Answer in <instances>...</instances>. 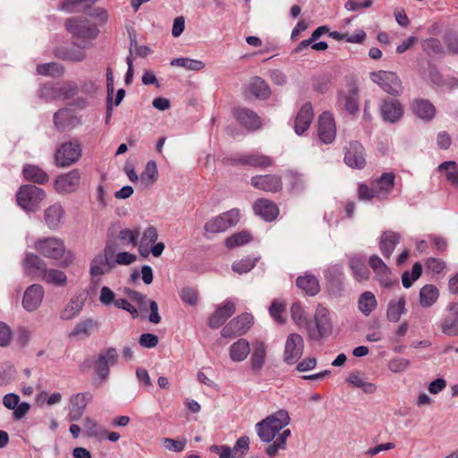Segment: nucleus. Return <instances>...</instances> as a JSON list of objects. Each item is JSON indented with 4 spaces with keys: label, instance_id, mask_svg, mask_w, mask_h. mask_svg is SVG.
Wrapping results in <instances>:
<instances>
[{
    "label": "nucleus",
    "instance_id": "44",
    "mask_svg": "<svg viewBox=\"0 0 458 458\" xmlns=\"http://www.w3.org/2000/svg\"><path fill=\"white\" fill-rule=\"evenodd\" d=\"M237 162L242 165L261 168L268 167L273 164L271 157L259 154L244 155Z\"/></svg>",
    "mask_w": 458,
    "mask_h": 458
},
{
    "label": "nucleus",
    "instance_id": "7",
    "mask_svg": "<svg viewBox=\"0 0 458 458\" xmlns=\"http://www.w3.org/2000/svg\"><path fill=\"white\" fill-rule=\"evenodd\" d=\"M115 248L112 245H106L103 252L98 253L90 262L89 273L92 277L101 276L108 273L114 266L113 259L114 257Z\"/></svg>",
    "mask_w": 458,
    "mask_h": 458
},
{
    "label": "nucleus",
    "instance_id": "53",
    "mask_svg": "<svg viewBox=\"0 0 458 458\" xmlns=\"http://www.w3.org/2000/svg\"><path fill=\"white\" fill-rule=\"evenodd\" d=\"M411 367L410 360L403 357L391 359L387 363L388 369L393 373H403Z\"/></svg>",
    "mask_w": 458,
    "mask_h": 458
},
{
    "label": "nucleus",
    "instance_id": "16",
    "mask_svg": "<svg viewBox=\"0 0 458 458\" xmlns=\"http://www.w3.org/2000/svg\"><path fill=\"white\" fill-rule=\"evenodd\" d=\"M91 399L92 394L89 392L72 394L68 403L69 420L71 421L79 420L85 412L86 407Z\"/></svg>",
    "mask_w": 458,
    "mask_h": 458
},
{
    "label": "nucleus",
    "instance_id": "17",
    "mask_svg": "<svg viewBox=\"0 0 458 458\" xmlns=\"http://www.w3.org/2000/svg\"><path fill=\"white\" fill-rule=\"evenodd\" d=\"M380 113L384 122L395 123L403 118L404 108L399 100L388 98L381 103Z\"/></svg>",
    "mask_w": 458,
    "mask_h": 458
},
{
    "label": "nucleus",
    "instance_id": "51",
    "mask_svg": "<svg viewBox=\"0 0 458 458\" xmlns=\"http://www.w3.org/2000/svg\"><path fill=\"white\" fill-rule=\"evenodd\" d=\"M251 239L252 237L249 232L242 231L228 237L225 240V245L229 249H233L247 244Z\"/></svg>",
    "mask_w": 458,
    "mask_h": 458
},
{
    "label": "nucleus",
    "instance_id": "27",
    "mask_svg": "<svg viewBox=\"0 0 458 458\" xmlns=\"http://www.w3.org/2000/svg\"><path fill=\"white\" fill-rule=\"evenodd\" d=\"M394 173L389 172L384 173L380 177L373 181L377 199H385L387 198L394 188Z\"/></svg>",
    "mask_w": 458,
    "mask_h": 458
},
{
    "label": "nucleus",
    "instance_id": "41",
    "mask_svg": "<svg viewBox=\"0 0 458 458\" xmlns=\"http://www.w3.org/2000/svg\"><path fill=\"white\" fill-rule=\"evenodd\" d=\"M346 382L352 386L362 389L366 394H374L377 391V386L366 381L359 371L351 372L346 377Z\"/></svg>",
    "mask_w": 458,
    "mask_h": 458
},
{
    "label": "nucleus",
    "instance_id": "50",
    "mask_svg": "<svg viewBox=\"0 0 458 458\" xmlns=\"http://www.w3.org/2000/svg\"><path fill=\"white\" fill-rule=\"evenodd\" d=\"M172 66H180L188 71L199 72L204 69L205 63L201 60L191 59L188 57H180L173 59L170 63Z\"/></svg>",
    "mask_w": 458,
    "mask_h": 458
},
{
    "label": "nucleus",
    "instance_id": "57",
    "mask_svg": "<svg viewBox=\"0 0 458 458\" xmlns=\"http://www.w3.org/2000/svg\"><path fill=\"white\" fill-rule=\"evenodd\" d=\"M98 301L104 307H112L116 301V294L110 287L102 286L99 291Z\"/></svg>",
    "mask_w": 458,
    "mask_h": 458
},
{
    "label": "nucleus",
    "instance_id": "22",
    "mask_svg": "<svg viewBox=\"0 0 458 458\" xmlns=\"http://www.w3.org/2000/svg\"><path fill=\"white\" fill-rule=\"evenodd\" d=\"M250 184L260 191L276 192L282 189L281 177L275 174H265L253 176Z\"/></svg>",
    "mask_w": 458,
    "mask_h": 458
},
{
    "label": "nucleus",
    "instance_id": "55",
    "mask_svg": "<svg viewBox=\"0 0 458 458\" xmlns=\"http://www.w3.org/2000/svg\"><path fill=\"white\" fill-rule=\"evenodd\" d=\"M97 321L92 318H88L80 321L76 324L73 330L71 333V335H89L91 330H93L97 327Z\"/></svg>",
    "mask_w": 458,
    "mask_h": 458
},
{
    "label": "nucleus",
    "instance_id": "14",
    "mask_svg": "<svg viewBox=\"0 0 458 458\" xmlns=\"http://www.w3.org/2000/svg\"><path fill=\"white\" fill-rule=\"evenodd\" d=\"M67 30L80 38H94L98 30L86 18H71L66 21Z\"/></svg>",
    "mask_w": 458,
    "mask_h": 458
},
{
    "label": "nucleus",
    "instance_id": "59",
    "mask_svg": "<svg viewBox=\"0 0 458 458\" xmlns=\"http://www.w3.org/2000/svg\"><path fill=\"white\" fill-rule=\"evenodd\" d=\"M422 267L420 263H415L412 266L411 274L409 272L403 273L402 276V283L405 288L411 286L412 283L416 281L421 275Z\"/></svg>",
    "mask_w": 458,
    "mask_h": 458
},
{
    "label": "nucleus",
    "instance_id": "49",
    "mask_svg": "<svg viewBox=\"0 0 458 458\" xmlns=\"http://www.w3.org/2000/svg\"><path fill=\"white\" fill-rule=\"evenodd\" d=\"M84 302L78 299L72 298L61 311L60 317L63 320H70L77 317L82 310Z\"/></svg>",
    "mask_w": 458,
    "mask_h": 458
},
{
    "label": "nucleus",
    "instance_id": "4",
    "mask_svg": "<svg viewBox=\"0 0 458 458\" xmlns=\"http://www.w3.org/2000/svg\"><path fill=\"white\" fill-rule=\"evenodd\" d=\"M240 221V210L233 208L210 218L204 225L205 235L220 233L236 225Z\"/></svg>",
    "mask_w": 458,
    "mask_h": 458
},
{
    "label": "nucleus",
    "instance_id": "63",
    "mask_svg": "<svg viewBox=\"0 0 458 458\" xmlns=\"http://www.w3.org/2000/svg\"><path fill=\"white\" fill-rule=\"evenodd\" d=\"M162 444H163L164 447L165 449H167L168 451L179 453L184 449V447L186 445V440L185 439L175 440V439L169 438V437H164L162 439Z\"/></svg>",
    "mask_w": 458,
    "mask_h": 458
},
{
    "label": "nucleus",
    "instance_id": "33",
    "mask_svg": "<svg viewBox=\"0 0 458 458\" xmlns=\"http://www.w3.org/2000/svg\"><path fill=\"white\" fill-rule=\"evenodd\" d=\"M267 345L261 340H255L252 344V352L250 362L255 371H259L266 361Z\"/></svg>",
    "mask_w": 458,
    "mask_h": 458
},
{
    "label": "nucleus",
    "instance_id": "10",
    "mask_svg": "<svg viewBox=\"0 0 458 458\" xmlns=\"http://www.w3.org/2000/svg\"><path fill=\"white\" fill-rule=\"evenodd\" d=\"M118 361L116 349L110 347L100 352L96 360L93 369L96 377L101 382L105 381L109 375V366H114Z\"/></svg>",
    "mask_w": 458,
    "mask_h": 458
},
{
    "label": "nucleus",
    "instance_id": "31",
    "mask_svg": "<svg viewBox=\"0 0 458 458\" xmlns=\"http://www.w3.org/2000/svg\"><path fill=\"white\" fill-rule=\"evenodd\" d=\"M235 311V305L232 301H226L223 306L218 307L214 314L208 318V324L211 328H218Z\"/></svg>",
    "mask_w": 458,
    "mask_h": 458
},
{
    "label": "nucleus",
    "instance_id": "47",
    "mask_svg": "<svg viewBox=\"0 0 458 458\" xmlns=\"http://www.w3.org/2000/svg\"><path fill=\"white\" fill-rule=\"evenodd\" d=\"M158 177L157 163L153 160L146 164L144 171L140 175V183L142 186H150L155 183Z\"/></svg>",
    "mask_w": 458,
    "mask_h": 458
},
{
    "label": "nucleus",
    "instance_id": "20",
    "mask_svg": "<svg viewBox=\"0 0 458 458\" xmlns=\"http://www.w3.org/2000/svg\"><path fill=\"white\" fill-rule=\"evenodd\" d=\"M47 264L38 254L26 252L22 260V269L24 275L31 277H41Z\"/></svg>",
    "mask_w": 458,
    "mask_h": 458
},
{
    "label": "nucleus",
    "instance_id": "36",
    "mask_svg": "<svg viewBox=\"0 0 458 458\" xmlns=\"http://www.w3.org/2000/svg\"><path fill=\"white\" fill-rule=\"evenodd\" d=\"M296 285L310 296L316 295L320 290L318 280L310 274L299 276L296 280Z\"/></svg>",
    "mask_w": 458,
    "mask_h": 458
},
{
    "label": "nucleus",
    "instance_id": "35",
    "mask_svg": "<svg viewBox=\"0 0 458 458\" xmlns=\"http://www.w3.org/2000/svg\"><path fill=\"white\" fill-rule=\"evenodd\" d=\"M250 352L249 342L241 338L234 342L229 348V356L234 362L243 361Z\"/></svg>",
    "mask_w": 458,
    "mask_h": 458
},
{
    "label": "nucleus",
    "instance_id": "34",
    "mask_svg": "<svg viewBox=\"0 0 458 458\" xmlns=\"http://www.w3.org/2000/svg\"><path fill=\"white\" fill-rule=\"evenodd\" d=\"M406 309V299L404 296H399L392 299L386 309V318L390 322H398L401 317L405 314Z\"/></svg>",
    "mask_w": 458,
    "mask_h": 458
},
{
    "label": "nucleus",
    "instance_id": "19",
    "mask_svg": "<svg viewBox=\"0 0 458 458\" xmlns=\"http://www.w3.org/2000/svg\"><path fill=\"white\" fill-rule=\"evenodd\" d=\"M318 134L325 144L332 143L335 139L336 127L330 113L325 112L318 118Z\"/></svg>",
    "mask_w": 458,
    "mask_h": 458
},
{
    "label": "nucleus",
    "instance_id": "60",
    "mask_svg": "<svg viewBox=\"0 0 458 458\" xmlns=\"http://www.w3.org/2000/svg\"><path fill=\"white\" fill-rule=\"evenodd\" d=\"M250 448V438L248 437H240L233 447L232 448L233 453V458H243L248 453Z\"/></svg>",
    "mask_w": 458,
    "mask_h": 458
},
{
    "label": "nucleus",
    "instance_id": "1",
    "mask_svg": "<svg viewBox=\"0 0 458 458\" xmlns=\"http://www.w3.org/2000/svg\"><path fill=\"white\" fill-rule=\"evenodd\" d=\"M290 423L286 411L280 410L256 425L258 435L263 442L272 441L276 434Z\"/></svg>",
    "mask_w": 458,
    "mask_h": 458
},
{
    "label": "nucleus",
    "instance_id": "62",
    "mask_svg": "<svg viewBox=\"0 0 458 458\" xmlns=\"http://www.w3.org/2000/svg\"><path fill=\"white\" fill-rule=\"evenodd\" d=\"M291 316L293 320L298 325V326H306L307 320L304 315L303 308L301 306L300 303L295 302L291 307Z\"/></svg>",
    "mask_w": 458,
    "mask_h": 458
},
{
    "label": "nucleus",
    "instance_id": "28",
    "mask_svg": "<svg viewBox=\"0 0 458 458\" xmlns=\"http://www.w3.org/2000/svg\"><path fill=\"white\" fill-rule=\"evenodd\" d=\"M233 114L236 120L248 130H256L261 125L260 118L250 109L238 107Z\"/></svg>",
    "mask_w": 458,
    "mask_h": 458
},
{
    "label": "nucleus",
    "instance_id": "24",
    "mask_svg": "<svg viewBox=\"0 0 458 458\" xmlns=\"http://www.w3.org/2000/svg\"><path fill=\"white\" fill-rule=\"evenodd\" d=\"M65 210L63 205L55 202L44 210V221L50 230H57L63 223Z\"/></svg>",
    "mask_w": 458,
    "mask_h": 458
},
{
    "label": "nucleus",
    "instance_id": "46",
    "mask_svg": "<svg viewBox=\"0 0 458 458\" xmlns=\"http://www.w3.org/2000/svg\"><path fill=\"white\" fill-rule=\"evenodd\" d=\"M439 293L433 284L424 285L420 291V304L424 307L432 306L438 299Z\"/></svg>",
    "mask_w": 458,
    "mask_h": 458
},
{
    "label": "nucleus",
    "instance_id": "56",
    "mask_svg": "<svg viewBox=\"0 0 458 458\" xmlns=\"http://www.w3.org/2000/svg\"><path fill=\"white\" fill-rule=\"evenodd\" d=\"M37 72L41 75L59 76L63 73L64 68L57 63H47L38 65Z\"/></svg>",
    "mask_w": 458,
    "mask_h": 458
},
{
    "label": "nucleus",
    "instance_id": "64",
    "mask_svg": "<svg viewBox=\"0 0 458 458\" xmlns=\"http://www.w3.org/2000/svg\"><path fill=\"white\" fill-rule=\"evenodd\" d=\"M179 294H180L182 301L184 303L189 304L191 306H194L197 304L198 293L195 289L190 288V287H185L180 291Z\"/></svg>",
    "mask_w": 458,
    "mask_h": 458
},
{
    "label": "nucleus",
    "instance_id": "32",
    "mask_svg": "<svg viewBox=\"0 0 458 458\" xmlns=\"http://www.w3.org/2000/svg\"><path fill=\"white\" fill-rule=\"evenodd\" d=\"M158 238V231L154 225H148L138 239V250L144 258L149 256V247L154 244Z\"/></svg>",
    "mask_w": 458,
    "mask_h": 458
},
{
    "label": "nucleus",
    "instance_id": "12",
    "mask_svg": "<svg viewBox=\"0 0 458 458\" xmlns=\"http://www.w3.org/2000/svg\"><path fill=\"white\" fill-rule=\"evenodd\" d=\"M81 156V148L78 142H65L55 152V165L61 167L70 166L79 160Z\"/></svg>",
    "mask_w": 458,
    "mask_h": 458
},
{
    "label": "nucleus",
    "instance_id": "6",
    "mask_svg": "<svg viewBox=\"0 0 458 458\" xmlns=\"http://www.w3.org/2000/svg\"><path fill=\"white\" fill-rule=\"evenodd\" d=\"M369 78L391 96H400L403 91L402 81L395 72L390 71L372 72L369 73Z\"/></svg>",
    "mask_w": 458,
    "mask_h": 458
},
{
    "label": "nucleus",
    "instance_id": "15",
    "mask_svg": "<svg viewBox=\"0 0 458 458\" xmlns=\"http://www.w3.org/2000/svg\"><path fill=\"white\" fill-rule=\"evenodd\" d=\"M253 318L244 313L232 319L221 331L224 337H234L244 335L251 327Z\"/></svg>",
    "mask_w": 458,
    "mask_h": 458
},
{
    "label": "nucleus",
    "instance_id": "30",
    "mask_svg": "<svg viewBox=\"0 0 458 458\" xmlns=\"http://www.w3.org/2000/svg\"><path fill=\"white\" fill-rule=\"evenodd\" d=\"M369 264L381 285L387 286L391 284L390 270L378 256L372 255L369 259Z\"/></svg>",
    "mask_w": 458,
    "mask_h": 458
},
{
    "label": "nucleus",
    "instance_id": "43",
    "mask_svg": "<svg viewBox=\"0 0 458 458\" xmlns=\"http://www.w3.org/2000/svg\"><path fill=\"white\" fill-rule=\"evenodd\" d=\"M22 173L26 180L38 184H44L48 181L47 174L39 166L27 165L23 167Z\"/></svg>",
    "mask_w": 458,
    "mask_h": 458
},
{
    "label": "nucleus",
    "instance_id": "21",
    "mask_svg": "<svg viewBox=\"0 0 458 458\" xmlns=\"http://www.w3.org/2000/svg\"><path fill=\"white\" fill-rule=\"evenodd\" d=\"M44 298V289L40 284H34L29 286L23 294L22 307L29 312L36 310Z\"/></svg>",
    "mask_w": 458,
    "mask_h": 458
},
{
    "label": "nucleus",
    "instance_id": "2",
    "mask_svg": "<svg viewBox=\"0 0 458 458\" xmlns=\"http://www.w3.org/2000/svg\"><path fill=\"white\" fill-rule=\"evenodd\" d=\"M32 248L39 255L48 259L59 260L66 255L64 241L55 236L38 238L35 240Z\"/></svg>",
    "mask_w": 458,
    "mask_h": 458
},
{
    "label": "nucleus",
    "instance_id": "58",
    "mask_svg": "<svg viewBox=\"0 0 458 458\" xmlns=\"http://www.w3.org/2000/svg\"><path fill=\"white\" fill-rule=\"evenodd\" d=\"M423 51L428 55H440L443 52L441 42L437 38H430L421 42Z\"/></svg>",
    "mask_w": 458,
    "mask_h": 458
},
{
    "label": "nucleus",
    "instance_id": "23",
    "mask_svg": "<svg viewBox=\"0 0 458 458\" xmlns=\"http://www.w3.org/2000/svg\"><path fill=\"white\" fill-rule=\"evenodd\" d=\"M349 267L352 272L353 278L358 282H366L370 277V271L365 264V257L361 254L353 253L349 256Z\"/></svg>",
    "mask_w": 458,
    "mask_h": 458
},
{
    "label": "nucleus",
    "instance_id": "54",
    "mask_svg": "<svg viewBox=\"0 0 458 458\" xmlns=\"http://www.w3.org/2000/svg\"><path fill=\"white\" fill-rule=\"evenodd\" d=\"M288 176L292 191L298 193L306 188L307 181L301 174L297 172H290Z\"/></svg>",
    "mask_w": 458,
    "mask_h": 458
},
{
    "label": "nucleus",
    "instance_id": "3",
    "mask_svg": "<svg viewBox=\"0 0 458 458\" xmlns=\"http://www.w3.org/2000/svg\"><path fill=\"white\" fill-rule=\"evenodd\" d=\"M45 198V191L34 185H23L16 194L18 205L27 212H35Z\"/></svg>",
    "mask_w": 458,
    "mask_h": 458
},
{
    "label": "nucleus",
    "instance_id": "48",
    "mask_svg": "<svg viewBox=\"0 0 458 458\" xmlns=\"http://www.w3.org/2000/svg\"><path fill=\"white\" fill-rule=\"evenodd\" d=\"M438 171L445 174V179L458 188V165L454 161H445L438 165Z\"/></svg>",
    "mask_w": 458,
    "mask_h": 458
},
{
    "label": "nucleus",
    "instance_id": "8",
    "mask_svg": "<svg viewBox=\"0 0 458 458\" xmlns=\"http://www.w3.org/2000/svg\"><path fill=\"white\" fill-rule=\"evenodd\" d=\"M304 341L301 335L296 333L288 335L284 343L283 360L288 365L295 364L302 356Z\"/></svg>",
    "mask_w": 458,
    "mask_h": 458
},
{
    "label": "nucleus",
    "instance_id": "42",
    "mask_svg": "<svg viewBox=\"0 0 458 458\" xmlns=\"http://www.w3.org/2000/svg\"><path fill=\"white\" fill-rule=\"evenodd\" d=\"M248 91L260 99H267L270 96V89L267 83L260 77H255L248 86Z\"/></svg>",
    "mask_w": 458,
    "mask_h": 458
},
{
    "label": "nucleus",
    "instance_id": "52",
    "mask_svg": "<svg viewBox=\"0 0 458 458\" xmlns=\"http://www.w3.org/2000/svg\"><path fill=\"white\" fill-rule=\"evenodd\" d=\"M258 258H244L240 260H236L232 265V269L237 274H244L250 271L258 262Z\"/></svg>",
    "mask_w": 458,
    "mask_h": 458
},
{
    "label": "nucleus",
    "instance_id": "18",
    "mask_svg": "<svg viewBox=\"0 0 458 458\" xmlns=\"http://www.w3.org/2000/svg\"><path fill=\"white\" fill-rule=\"evenodd\" d=\"M344 163L356 169H361L366 165L364 148L358 141H352L344 150Z\"/></svg>",
    "mask_w": 458,
    "mask_h": 458
},
{
    "label": "nucleus",
    "instance_id": "45",
    "mask_svg": "<svg viewBox=\"0 0 458 458\" xmlns=\"http://www.w3.org/2000/svg\"><path fill=\"white\" fill-rule=\"evenodd\" d=\"M40 279L47 284H51L56 286H64L67 283L66 274L59 269L46 268Z\"/></svg>",
    "mask_w": 458,
    "mask_h": 458
},
{
    "label": "nucleus",
    "instance_id": "37",
    "mask_svg": "<svg viewBox=\"0 0 458 458\" xmlns=\"http://www.w3.org/2000/svg\"><path fill=\"white\" fill-rule=\"evenodd\" d=\"M400 236L398 233L387 231L382 233L379 242V249L385 258L388 259L398 244Z\"/></svg>",
    "mask_w": 458,
    "mask_h": 458
},
{
    "label": "nucleus",
    "instance_id": "38",
    "mask_svg": "<svg viewBox=\"0 0 458 458\" xmlns=\"http://www.w3.org/2000/svg\"><path fill=\"white\" fill-rule=\"evenodd\" d=\"M413 113L420 119L429 121L434 118L436 109L428 100L416 99L411 105Z\"/></svg>",
    "mask_w": 458,
    "mask_h": 458
},
{
    "label": "nucleus",
    "instance_id": "25",
    "mask_svg": "<svg viewBox=\"0 0 458 458\" xmlns=\"http://www.w3.org/2000/svg\"><path fill=\"white\" fill-rule=\"evenodd\" d=\"M253 210L257 216L266 221H273L279 214L277 206L267 199H257L253 203Z\"/></svg>",
    "mask_w": 458,
    "mask_h": 458
},
{
    "label": "nucleus",
    "instance_id": "26",
    "mask_svg": "<svg viewBox=\"0 0 458 458\" xmlns=\"http://www.w3.org/2000/svg\"><path fill=\"white\" fill-rule=\"evenodd\" d=\"M339 106L344 108L348 113L354 114L359 110L358 89L351 87L346 91H340L337 98Z\"/></svg>",
    "mask_w": 458,
    "mask_h": 458
},
{
    "label": "nucleus",
    "instance_id": "39",
    "mask_svg": "<svg viewBox=\"0 0 458 458\" xmlns=\"http://www.w3.org/2000/svg\"><path fill=\"white\" fill-rule=\"evenodd\" d=\"M83 428L89 437H94L99 441H102L106 437V429L94 419L85 417L83 420Z\"/></svg>",
    "mask_w": 458,
    "mask_h": 458
},
{
    "label": "nucleus",
    "instance_id": "61",
    "mask_svg": "<svg viewBox=\"0 0 458 458\" xmlns=\"http://www.w3.org/2000/svg\"><path fill=\"white\" fill-rule=\"evenodd\" d=\"M140 235V228H136L134 230L125 228L121 230L119 233L120 239L132 246H138V239Z\"/></svg>",
    "mask_w": 458,
    "mask_h": 458
},
{
    "label": "nucleus",
    "instance_id": "29",
    "mask_svg": "<svg viewBox=\"0 0 458 458\" xmlns=\"http://www.w3.org/2000/svg\"><path fill=\"white\" fill-rule=\"evenodd\" d=\"M314 114L310 103L304 104L298 112L295 122L294 131L298 135H301L307 131L313 120Z\"/></svg>",
    "mask_w": 458,
    "mask_h": 458
},
{
    "label": "nucleus",
    "instance_id": "40",
    "mask_svg": "<svg viewBox=\"0 0 458 458\" xmlns=\"http://www.w3.org/2000/svg\"><path fill=\"white\" fill-rule=\"evenodd\" d=\"M377 306V301L372 292L366 291L360 295L358 299V310L364 316H369Z\"/></svg>",
    "mask_w": 458,
    "mask_h": 458
},
{
    "label": "nucleus",
    "instance_id": "11",
    "mask_svg": "<svg viewBox=\"0 0 458 458\" xmlns=\"http://www.w3.org/2000/svg\"><path fill=\"white\" fill-rule=\"evenodd\" d=\"M314 319L315 327L308 329L310 337L313 340H319L327 336L332 330L328 310L324 307H318Z\"/></svg>",
    "mask_w": 458,
    "mask_h": 458
},
{
    "label": "nucleus",
    "instance_id": "13",
    "mask_svg": "<svg viewBox=\"0 0 458 458\" xmlns=\"http://www.w3.org/2000/svg\"><path fill=\"white\" fill-rule=\"evenodd\" d=\"M438 328L446 336H458V302H451L438 322Z\"/></svg>",
    "mask_w": 458,
    "mask_h": 458
},
{
    "label": "nucleus",
    "instance_id": "5",
    "mask_svg": "<svg viewBox=\"0 0 458 458\" xmlns=\"http://www.w3.org/2000/svg\"><path fill=\"white\" fill-rule=\"evenodd\" d=\"M78 92V86L74 81H63L55 84H46L41 87L39 96L47 100H66L74 97Z\"/></svg>",
    "mask_w": 458,
    "mask_h": 458
},
{
    "label": "nucleus",
    "instance_id": "9",
    "mask_svg": "<svg viewBox=\"0 0 458 458\" xmlns=\"http://www.w3.org/2000/svg\"><path fill=\"white\" fill-rule=\"evenodd\" d=\"M81 173L78 169H72L62 174L55 179L54 189L61 195H67L76 191L81 184Z\"/></svg>",
    "mask_w": 458,
    "mask_h": 458
}]
</instances>
